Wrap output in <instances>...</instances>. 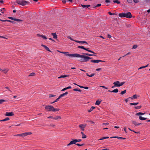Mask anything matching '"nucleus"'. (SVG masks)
<instances>
[{
    "instance_id": "obj_1",
    "label": "nucleus",
    "mask_w": 150,
    "mask_h": 150,
    "mask_svg": "<svg viewBox=\"0 0 150 150\" xmlns=\"http://www.w3.org/2000/svg\"><path fill=\"white\" fill-rule=\"evenodd\" d=\"M57 51L60 53L65 54V56H68L71 57H76L81 58V59L79 60V61L81 62H87L89 60V59H91V58L88 57L83 55H80V54L77 53L70 54H69V52H61L58 50H57Z\"/></svg>"
},
{
    "instance_id": "obj_2",
    "label": "nucleus",
    "mask_w": 150,
    "mask_h": 150,
    "mask_svg": "<svg viewBox=\"0 0 150 150\" xmlns=\"http://www.w3.org/2000/svg\"><path fill=\"white\" fill-rule=\"evenodd\" d=\"M119 16L121 18L126 17L127 18H131L132 17V15L130 12L120 13L119 14Z\"/></svg>"
},
{
    "instance_id": "obj_3",
    "label": "nucleus",
    "mask_w": 150,
    "mask_h": 150,
    "mask_svg": "<svg viewBox=\"0 0 150 150\" xmlns=\"http://www.w3.org/2000/svg\"><path fill=\"white\" fill-rule=\"evenodd\" d=\"M32 133L31 132H25L23 133L19 134H17L16 135H14V136H21L23 138L25 137L28 135H30L31 134H32Z\"/></svg>"
},
{
    "instance_id": "obj_4",
    "label": "nucleus",
    "mask_w": 150,
    "mask_h": 150,
    "mask_svg": "<svg viewBox=\"0 0 150 150\" xmlns=\"http://www.w3.org/2000/svg\"><path fill=\"white\" fill-rule=\"evenodd\" d=\"M17 3L19 5L24 6L28 4L29 2L24 0H19L17 1Z\"/></svg>"
},
{
    "instance_id": "obj_5",
    "label": "nucleus",
    "mask_w": 150,
    "mask_h": 150,
    "mask_svg": "<svg viewBox=\"0 0 150 150\" xmlns=\"http://www.w3.org/2000/svg\"><path fill=\"white\" fill-rule=\"evenodd\" d=\"M45 109L48 112L52 111L53 109V106L51 105H45Z\"/></svg>"
},
{
    "instance_id": "obj_6",
    "label": "nucleus",
    "mask_w": 150,
    "mask_h": 150,
    "mask_svg": "<svg viewBox=\"0 0 150 150\" xmlns=\"http://www.w3.org/2000/svg\"><path fill=\"white\" fill-rule=\"evenodd\" d=\"M69 38L71 40H72V41H74L78 43H81V44L85 43L87 45H88V43L86 41H79V40H75L73 39V38Z\"/></svg>"
},
{
    "instance_id": "obj_7",
    "label": "nucleus",
    "mask_w": 150,
    "mask_h": 150,
    "mask_svg": "<svg viewBox=\"0 0 150 150\" xmlns=\"http://www.w3.org/2000/svg\"><path fill=\"white\" fill-rule=\"evenodd\" d=\"M81 54H82V55H84V56H86L88 57H90V58H91V59H92V58H91L90 57L88 56H97L96 55H95V54H90L88 53H81Z\"/></svg>"
},
{
    "instance_id": "obj_8",
    "label": "nucleus",
    "mask_w": 150,
    "mask_h": 150,
    "mask_svg": "<svg viewBox=\"0 0 150 150\" xmlns=\"http://www.w3.org/2000/svg\"><path fill=\"white\" fill-rule=\"evenodd\" d=\"M105 61H103L100 60H92L90 61L91 62L94 63H98L99 62H105Z\"/></svg>"
},
{
    "instance_id": "obj_9",
    "label": "nucleus",
    "mask_w": 150,
    "mask_h": 150,
    "mask_svg": "<svg viewBox=\"0 0 150 150\" xmlns=\"http://www.w3.org/2000/svg\"><path fill=\"white\" fill-rule=\"evenodd\" d=\"M86 124H81L79 125V127L81 130L83 131L85 130L84 128L86 127Z\"/></svg>"
},
{
    "instance_id": "obj_10",
    "label": "nucleus",
    "mask_w": 150,
    "mask_h": 150,
    "mask_svg": "<svg viewBox=\"0 0 150 150\" xmlns=\"http://www.w3.org/2000/svg\"><path fill=\"white\" fill-rule=\"evenodd\" d=\"M14 114L13 112H6V114H5V115L6 116H14Z\"/></svg>"
},
{
    "instance_id": "obj_11",
    "label": "nucleus",
    "mask_w": 150,
    "mask_h": 150,
    "mask_svg": "<svg viewBox=\"0 0 150 150\" xmlns=\"http://www.w3.org/2000/svg\"><path fill=\"white\" fill-rule=\"evenodd\" d=\"M120 82L119 81H117L116 82H114L113 83L115 85V86L116 87H120Z\"/></svg>"
},
{
    "instance_id": "obj_12",
    "label": "nucleus",
    "mask_w": 150,
    "mask_h": 150,
    "mask_svg": "<svg viewBox=\"0 0 150 150\" xmlns=\"http://www.w3.org/2000/svg\"><path fill=\"white\" fill-rule=\"evenodd\" d=\"M132 123L135 126L139 125H142V123H137L135 121L132 120Z\"/></svg>"
},
{
    "instance_id": "obj_13",
    "label": "nucleus",
    "mask_w": 150,
    "mask_h": 150,
    "mask_svg": "<svg viewBox=\"0 0 150 150\" xmlns=\"http://www.w3.org/2000/svg\"><path fill=\"white\" fill-rule=\"evenodd\" d=\"M119 90L117 88L115 89L114 90L112 91H110V90H108V92H113V93H117L118 92Z\"/></svg>"
},
{
    "instance_id": "obj_14",
    "label": "nucleus",
    "mask_w": 150,
    "mask_h": 150,
    "mask_svg": "<svg viewBox=\"0 0 150 150\" xmlns=\"http://www.w3.org/2000/svg\"><path fill=\"white\" fill-rule=\"evenodd\" d=\"M89 48H86L85 47V49H84V50H86V51H87L88 52H90L93 53L94 54H96V53L94 52L93 51L89 50Z\"/></svg>"
},
{
    "instance_id": "obj_15",
    "label": "nucleus",
    "mask_w": 150,
    "mask_h": 150,
    "mask_svg": "<svg viewBox=\"0 0 150 150\" xmlns=\"http://www.w3.org/2000/svg\"><path fill=\"white\" fill-rule=\"evenodd\" d=\"M137 98V95L136 94H135V95H134L132 97H129V98H128V99H129V98H131V99H136Z\"/></svg>"
},
{
    "instance_id": "obj_16",
    "label": "nucleus",
    "mask_w": 150,
    "mask_h": 150,
    "mask_svg": "<svg viewBox=\"0 0 150 150\" xmlns=\"http://www.w3.org/2000/svg\"><path fill=\"white\" fill-rule=\"evenodd\" d=\"M70 142L71 143L72 145L74 144H76V143L77 142L76 139H73V140L70 141Z\"/></svg>"
},
{
    "instance_id": "obj_17",
    "label": "nucleus",
    "mask_w": 150,
    "mask_h": 150,
    "mask_svg": "<svg viewBox=\"0 0 150 150\" xmlns=\"http://www.w3.org/2000/svg\"><path fill=\"white\" fill-rule=\"evenodd\" d=\"M8 69H2L1 71H3L5 74H6L8 71Z\"/></svg>"
},
{
    "instance_id": "obj_18",
    "label": "nucleus",
    "mask_w": 150,
    "mask_h": 150,
    "mask_svg": "<svg viewBox=\"0 0 150 150\" xmlns=\"http://www.w3.org/2000/svg\"><path fill=\"white\" fill-rule=\"evenodd\" d=\"M81 134H82V138L85 139L87 137L86 135L84 134L83 132H81Z\"/></svg>"
},
{
    "instance_id": "obj_19",
    "label": "nucleus",
    "mask_w": 150,
    "mask_h": 150,
    "mask_svg": "<svg viewBox=\"0 0 150 150\" xmlns=\"http://www.w3.org/2000/svg\"><path fill=\"white\" fill-rule=\"evenodd\" d=\"M96 108V107L94 106H92L91 108H90V109L89 110H88V112H90L93 111V109Z\"/></svg>"
},
{
    "instance_id": "obj_20",
    "label": "nucleus",
    "mask_w": 150,
    "mask_h": 150,
    "mask_svg": "<svg viewBox=\"0 0 150 150\" xmlns=\"http://www.w3.org/2000/svg\"><path fill=\"white\" fill-rule=\"evenodd\" d=\"M139 119L141 120H146L147 119V118L141 116H139Z\"/></svg>"
},
{
    "instance_id": "obj_21",
    "label": "nucleus",
    "mask_w": 150,
    "mask_h": 150,
    "mask_svg": "<svg viewBox=\"0 0 150 150\" xmlns=\"http://www.w3.org/2000/svg\"><path fill=\"white\" fill-rule=\"evenodd\" d=\"M69 75H61L59 77H58V79H60L62 78H65L66 77H69Z\"/></svg>"
},
{
    "instance_id": "obj_22",
    "label": "nucleus",
    "mask_w": 150,
    "mask_h": 150,
    "mask_svg": "<svg viewBox=\"0 0 150 150\" xmlns=\"http://www.w3.org/2000/svg\"><path fill=\"white\" fill-rule=\"evenodd\" d=\"M51 35L53 36V38H57V35L56 33H52Z\"/></svg>"
},
{
    "instance_id": "obj_23",
    "label": "nucleus",
    "mask_w": 150,
    "mask_h": 150,
    "mask_svg": "<svg viewBox=\"0 0 150 150\" xmlns=\"http://www.w3.org/2000/svg\"><path fill=\"white\" fill-rule=\"evenodd\" d=\"M9 119H9V117H7L3 120H0V122L5 121L9 120Z\"/></svg>"
},
{
    "instance_id": "obj_24",
    "label": "nucleus",
    "mask_w": 150,
    "mask_h": 150,
    "mask_svg": "<svg viewBox=\"0 0 150 150\" xmlns=\"http://www.w3.org/2000/svg\"><path fill=\"white\" fill-rule=\"evenodd\" d=\"M61 119V117L60 116H56V117H53V119H54L55 120H57L58 119Z\"/></svg>"
},
{
    "instance_id": "obj_25",
    "label": "nucleus",
    "mask_w": 150,
    "mask_h": 150,
    "mask_svg": "<svg viewBox=\"0 0 150 150\" xmlns=\"http://www.w3.org/2000/svg\"><path fill=\"white\" fill-rule=\"evenodd\" d=\"M81 6L83 8L86 7L87 8H88L90 6V5H84L81 4Z\"/></svg>"
},
{
    "instance_id": "obj_26",
    "label": "nucleus",
    "mask_w": 150,
    "mask_h": 150,
    "mask_svg": "<svg viewBox=\"0 0 150 150\" xmlns=\"http://www.w3.org/2000/svg\"><path fill=\"white\" fill-rule=\"evenodd\" d=\"M6 11V10L5 8H1L0 10V11L1 13H5V11Z\"/></svg>"
},
{
    "instance_id": "obj_27",
    "label": "nucleus",
    "mask_w": 150,
    "mask_h": 150,
    "mask_svg": "<svg viewBox=\"0 0 150 150\" xmlns=\"http://www.w3.org/2000/svg\"><path fill=\"white\" fill-rule=\"evenodd\" d=\"M95 74V73H93L91 75H89L88 73H86V75L89 77H92Z\"/></svg>"
},
{
    "instance_id": "obj_28",
    "label": "nucleus",
    "mask_w": 150,
    "mask_h": 150,
    "mask_svg": "<svg viewBox=\"0 0 150 150\" xmlns=\"http://www.w3.org/2000/svg\"><path fill=\"white\" fill-rule=\"evenodd\" d=\"M101 102V101H99V100H97L96 101V102L95 104L96 105H98L100 104Z\"/></svg>"
},
{
    "instance_id": "obj_29",
    "label": "nucleus",
    "mask_w": 150,
    "mask_h": 150,
    "mask_svg": "<svg viewBox=\"0 0 150 150\" xmlns=\"http://www.w3.org/2000/svg\"><path fill=\"white\" fill-rule=\"evenodd\" d=\"M109 138V137H102L100 139H98V140H103V139H108Z\"/></svg>"
},
{
    "instance_id": "obj_30",
    "label": "nucleus",
    "mask_w": 150,
    "mask_h": 150,
    "mask_svg": "<svg viewBox=\"0 0 150 150\" xmlns=\"http://www.w3.org/2000/svg\"><path fill=\"white\" fill-rule=\"evenodd\" d=\"M60 109L59 108H55L53 107V112H56L59 111Z\"/></svg>"
},
{
    "instance_id": "obj_31",
    "label": "nucleus",
    "mask_w": 150,
    "mask_h": 150,
    "mask_svg": "<svg viewBox=\"0 0 150 150\" xmlns=\"http://www.w3.org/2000/svg\"><path fill=\"white\" fill-rule=\"evenodd\" d=\"M142 106L141 105L139 106H135L134 108L136 109H139L141 108Z\"/></svg>"
},
{
    "instance_id": "obj_32",
    "label": "nucleus",
    "mask_w": 150,
    "mask_h": 150,
    "mask_svg": "<svg viewBox=\"0 0 150 150\" xmlns=\"http://www.w3.org/2000/svg\"><path fill=\"white\" fill-rule=\"evenodd\" d=\"M37 37H41L42 38H46V37L44 35H42L39 34H37Z\"/></svg>"
},
{
    "instance_id": "obj_33",
    "label": "nucleus",
    "mask_w": 150,
    "mask_h": 150,
    "mask_svg": "<svg viewBox=\"0 0 150 150\" xmlns=\"http://www.w3.org/2000/svg\"><path fill=\"white\" fill-rule=\"evenodd\" d=\"M73 90L74 91H79V92H81V89H78V88L74 89Z\"/></svg>"
},
{
    "instance_id": "obj_34",
    "label": "nucleus",
    "mask_w": 150,
    "mask_h": 150,
    "mask_svg": "<svg viewBox=\"0 0 150 150\" xmlns=\"http://www.w3.org/2000/svg\"><path fill=\"white\" fill-rule=\"evenodd\" d=\"M77 47L79 48H81L83 50H84V49H85V47L83 46H79Z\"/></svg>"
},
{
    "instance_id": "obj_35",
    "label": "nucleus",
    "mask_w": 150,
    "mask_h": 150,
    "mask_svg": "<svg viewBox=\"0 0 150 150\" xmlns=\"http://www.w3.org/2000/svg\"><path fill=\"white\" fill-rule=\"evenodd\" d=\"M44 48L46 50H47L50 52H52L49 49V48L47 47V46H45Z\"/></svg>"
},
{
    "instance_id": "obj_36",
    "label": "nucleus",
    "mask_w": 150,
    "mask_h": 150,
    "mask_svg": "<svg viewBox=\"0 0 150 150\" xmlns=\"http://www.w3.org/2000/svg\"><path fill=\"white\" fill-rule=\"evenodd\" d=\"M35 75V74L34 72H32L30 73V75L28 76H33Z\"/></svg>"
},
{
    "instance_id": "obj_37",
    "label": "nucleus",
    "mask_w": 150,
    "mask_h": 150,
    "mask_svg": "<svg viewBox=\"0 0 150 150\" xmlns=\"http://www.w3.org/2000/svg\"><path fill=\"white\" fill-rule=\"evenodd\" d=\"M14 21H18V22H22V20L21 19H17V18H15Z\"/></svg>"
},
{
    "instance_id": "obj_38",
    "label": "nucleus",
    "mask_w": 150,
    "mask_h": 150,
    "mask_svg": "<svg viewBox=\"0 0 150 150\" xmlns=\"http://www.w3.org/2000/svg\"><path fill=\"white\" fill-rule=\"evenodd\" d=\"M126 90H124L123 91H122L120 93V94L122 95H123L124 94H125L126 93Z\"/></svg>"
},
{
    "instance_id": "obj_39",
    "label": "nucleus",
    "mask_w": 150,
    "mask_h": 150,
    "mask_svg": "<svg viewBox=\"0 0 150 150\" xmlns=\"http://www.w3.org/2000/svg\"><path fill=\"white\" fill-rule=\"evenodd\" d=\"M6 101V100L4 99H0V104H2L3 103Z\"/></svg>"
},
{
    "instance_id": "obj_40",
    "label": "nucleus",
    "mask_w": 150,
    "mask_h": 150,
    "mask_svg": "<svg viewBox=\"0 0 150 150\" xmlns=\"http://www.w3.org/2000/svg\"><path fill=\"white\" fill-rule=\"evenodd\" d=\"M7 22H10L12 23L15 24L16 23V22L14 21H11L9 20H7Z\"/></svg>"
},
{
    "instance_id": "obj_41",
    "label": "nucleus",
    "mask_w": 150,
    "mask_h": 150,
    "mask_svg": "<svg viewBox=\"0 0 150 150\" xmlns=\"http://www.w3.org/2000/svg\"><path fill=\"white\" fill-rule=\"evenodd\" d=\"M138 47V46L137 45H133V47L132 48V49H136L137 47Z\"/></svg>"
},
{
    "instance_id": "obj_42",
    "label": "nucleus",
    "mask_w": 150,
    "mask_h": 150,
    "mask_svg": "<svg viewBox=\"0 0 150 150\" xmlns=\"http://www.w3.org/2000/svg\"><path fill=\"white\" fill-rule=\"evenodd\" d=\"M113 2L115 3H117L118 4H119L120 3V1L117 0L113 1Z\"/></svg>"
},
{
    "instance_id": "obj_43",
    "label": "nucleus",
    "mask_w": 150,
    "mask_h": 150,
    "mask_svg": "<svg viewBox=\"0 0 150 150\" xmlns=\"http://www.w3.org/2000/svg\"><path fill=\"white\" fill-rule=\"evenodd\" d=\"M56 96L55 95H53V94H49V98H51L53 97H55Z\"/></svg>"
},
{
    "instance_id": "obj_44",
    "label": "nucleus",
    "mask_w": 150,
    "mask_h": 150,
    "mask_svg": "<svg viewBox=\"0 0 150 150\" xmlns=\"http://www.w3.org/2000/svg\"><path fill=\"white\" fill-rule=\"evenodd\" d=\"M118 139H126V138L118 137Z\"/></svg>"
},
{
    "instance_id": "obj_45",
    "label": "nucleus",
    "mask_w": 150,
    "mask_h": 150,
    "mask_svg": "<svg viewBox=\"0 0 150 150\" xmlns=\"http://www.w3.org/2000/svg\"><path fill=\"white\" fill-rule=\"evenodd\" d=\"M108 13L110 15H117V14L116 13H111L110 12H108Z\"/></svg>"
},
{
    "instance_id": "obj_46",
    "label": "nucleus",
    "mask_w": 150,
    "mask_h": 150,
    "mask_svg": "<svg viewBox=\"0 0 150 150\" xmlns=\"http://www.w3.org/2000/svg\"><path fill=\"white\" fill-rule=\"evenodd\" d=\"M68 93L67 92H65V93H62V96L63 97L65 95H66Z\"/></svg>"
},
{
    "instance_id": "obj_47",
    "label": "nucleus",
    "mask_w": 150,
    "mask_h": 150,
    "mask_svg": "<svg viewBox=\"0 0 150 150\" xmlns=\"http://www.w3.org/2000/svg\"><path fill=\"white\" fill-rule=\"evenodd\" d=\"M8 18H9V19H11V20H13V21H14V19H15V18H13V17H8Z\"/></svg>"
},
{
    "instance_id": "obj_48",
    "label": "nucleus",
    "mask_w": 150,
    "mask_h": 150,
    "mask_svg": "<svg viewBox=\"0 0 150 150\" xmlns=\"http://www.w3.org/2000/svg\"><path fill=\"white\" fill-rule=\"evenodd\" d=\"M129 104L131 105H136V103H130Z\"/></svg>"
},
{
    "instance_id": "obj_49",
    "label": "nucleus",
    "mask_w": 150,
    "mask_h": 150,
    "mask_svg": "<svg viewBox=\"0 0 150 150\" xmlns=\"http://www.w3.org/2000/svg\"><path fill=\"white\" fill-rule=\"evenodd\" d=\"M133 1L135 3H137L139 2V0H133Z\"/></svg>"
},
{
    "instance_id": "obj_50",
    "label": "nucleus",
    "mask_w": 150,
    "mask_h": 150,
    "mask_svg": "<svg viewBox=\"0 0 150 150\" xmlns=\"http://www.w3.org/2000/svg\"><path fill=\"white\" fill-rule=\"evenodd\" d=\"M100 87H101L105 89H108V88L106 87L105 86H100Z\"/></svg>"
},
{
    "instance_id": "obj_51",
    "label": "nucleus",
    "mask_w": 150,
    "mask_h": 150,
    "mask_svg": "<svg viewBox=\"0 0 150 150\" xmlns=\"http://www.w3.org/2000/svg\"><path fill=\"white\" fill-rule=\"evenodd\" d=\"M5 88L8 89L10 92H11V90L10 89V88H9L8 87H6Z\"/></svg>"
},
{
    "instance_id": "obj_52",
    "label": "nucleus",
    "mask_w": 150,
    "mask_h": 150,
    "mask_svg": "<svg viewBox=\"0 0 150 150\" xmlns=\"http://www.w3.org/2000/svg\"><path fill=\"white\" fill-rule=\"evenodd\" d=\"M139 115H143L145 114V112L142 113L141 112H139Z\"/></svg>"
},
{
    "instance_id": "obj_53",
    "label": "nucleus",
    "mask_w": 150,
    "mask_h": 150,
    "mask_svg": "<svg viewBox=\"0 0 150 150\" xmlns=\"http://www.w3.org/2000/svg\"><path fill=\"white\" fill-rule=\"evenodd\" d=\"M49 39L51 40L53 42H55V40H54L52 38H49Z\"/></svg>"
},
{
    "instance_id": "obj_54",
    "label": "nucleus",
    "mask_w": 150,
    "mask_h": 150,
    "mask_svg": "<svg viewBox=\"0 0 150 150\" xmlns=\"http://www.w3.org/2000/svg\"><path fill=\"white\" fill-rule=\"evenodd\" d=\"M125 83V82H123L120 83V86H122V85H123Z\"/></svg>"
},
{
    "instance_id": "obj_55",
    "label": "nucleus",
    "mask_w": 150,
    "mask_h": 150,
    "mask_svg": "<svg viewBox=\"0 0 150 150\" xmlns=\"http://www.w3.org/2000/svg\"><path fill=\"white\" fill-rule=\"evenodd\" d=\"M145 68V67L144 66H142L139 68L138 70L140 69H143V68Z\"/></svg>"
},
{
    "instance_id": "obj_56",
    "label": "nucleus",
    "mask_w": 150,
    "mask_h": 150,
    "mask_svg": "<svg viewBox=\"0 0 150 150\" xmlns=\"http://www.w3.org/2000/svg\"><path fill=\"white\" fill-rule=\"evenodd\" d=\"M118 137H117V136L111 137H110V138H114L118 139Z\"/></svg>"
},
{
    "instance_id": "obj_57",
    "label": "nucleus",
    "mask_w": 150,
    "mask_h": 150,
    "mask_svg": "<svg viewBox=\"0 0 150 150\" xmlns=\"http://www.w3.org/2000/svg\"><path fill=\"white\" fill-rule=\"evenodd\" d=\"M127 1L129 3H131L132 2V0H127Z\"/></svg>"
},
{
    "instance_id": "obj_58",
    "label": "nucleus",
    "mask_w": 150,
    "mask_h": 150,
    "mask_svg": "<svg viewBox=\"0 0 150 150\" xmlns=\"http://www.w3.org/2000/svg\"><path fill=\"white\" fill-rule=\"evenodd\" d=\"M76 140L77 142H81L82 140L81 139H76Z\"/></svg>"
},
{
    "instance_id": "obj_59",
    "label": "nucleus",
    "mask_w": 150,
    "mask_h": 150,
    "mask_svg": "<svg viewBox=\"0 0 150 150\" xmlns=\"http://www.w3.org/2000/svg\"><path fill=\"white\" fill-rule=\"evenodd\" d=\"M67 87H66V88H63V89H62V90H61V91H65V90H67Z\"/></svg>"
},
{
    "instance_id": "obj_60",
    "label": "nucleus",
    "mask_w": 150,
    "mask_h": 150,
    "mask_svg": "<svg viewBox=\"0 0 150 150\" xmlns=\"http://www.w3.org/2000/svg\"><path fill=\"white\" fill-rule=\"evenodd\" d=\"M131 52H128V53H127L125 55L123 56V57H125V56H127V55H129V54H131Z\"/></svg>"
},
{
    "instance_id": "obj_61",
    "label": "nucleus",
    "mask_w": 150,
    "mask_h": 150,
    "mask_svg": "<svg viewBox=\"0 0 150 150\" xmlns=\"http://www.w3.org/2000/svg\"><path fill=\"white\" fill-rule=\"evenodd\" d=\"M50 126H52V127H54L55 126V125H54L53 124H50L49 125Z\"/></svg>"
},
{
    "instance_id": "obj_62",
    "label": "nucleus",
    "mask_w": 150,
    "mask_h": 150,
    "mask_svg": "<svg viewBox=\"0 0 150 150\" xmlns=\"http://www.w3.org/2000/svg\"><path fill=\"white\" fill-rule=\"evenodd\" d=\"M53 116H51V115L50 116H49L47 117L48 118H53Z\"/></svg>"
},
{
    "instance_id": "obj_63",
    "label": "nucleus",
    "mask_w": 150,
    "mask_h": 150,
    "mask_svg": "<svg viewBox=\"0 0 150 150\" xmlns=\"http://www.w3.org/2000/svg\"><path fill=\"white\" fill-rule=\"evenodd\" d=\"M110 1L109 0H105V2L106 3H110Z\"/></svg>"
},
{
    "instance_id": "obj_64",
    "label": "nucleus",
    "mask_w": 150,
    "mask_h": 150,
    "mask_svg": "<svg viewBox=\"0 0 150 150\" xmlns=\"http://www.w3.org/2000/svg\"><path fill=\"white\" fill-rule=\"evenodd\" d=\"M59 99L58 98H57V99H56L54 101V102H57Z\"/></svg>"
}]
</instances>
